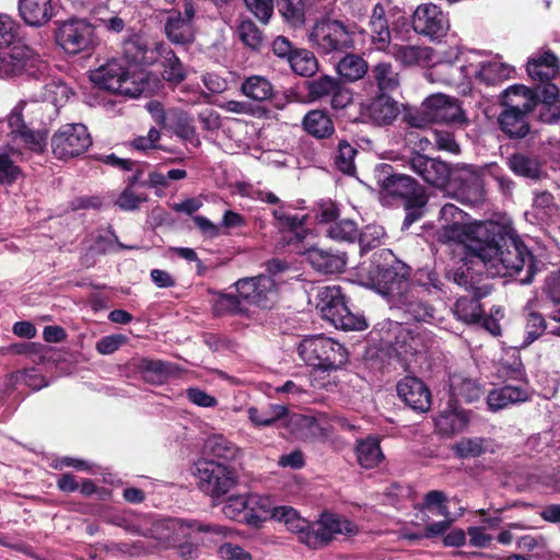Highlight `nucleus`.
<instances>
[{"instance_id": "nucleus-8", "label": "nucleus", "mask_w": 560, "mask_h": 560, "mask_svg": "<svg viewBox=\"0 0 560 560\" xmlns=\"http://www.w3.org/2000/svg\"><path fill=\"white\" fill-rule=\"evenodd\" d=\"M199 489L213 500L228 494L237 483L238 474L234 465L214 459H199L196 464Z\"/></svg>"}, {"instance_id": "nucleus-32", "label": "nucleus", "mask_w": 560, "mask_h": 560, "mask_svg": "<svg viewBox=\"0 0 560 560\" xmlns=\"http://www.w3.org/2000/svg\"><path fill=\"white\" fill-rule=\"evenodd\" d=\"M499 105L501 108L533 114L540 105V98L533 89L524 84H513L500 93Z\"/></svg>"}, {"instance_id": "nucleus-11", "label": "nucleus", "mask_w": 560, "mask_h": 560, "mask_svg": "<svg viewBox=\"0 0 560 560\" xmlns=\"http://www.w3.org/2000/svg\"><path fill=\"white\" fill-rule=\"evenodd\" d=\"M488 266L489 262L481 258L474 260L468 255H464L457 266L447 270L446 277L472 295L486 298L492 291V285L488 282Z\"/></svg>"}, {"instance_id": "nucleus-29", "label": "nucleus", "mask_w": 560, "mask_h": 560, "mask_svg": "<svg viewBox=\"0 0 560 560\" xmlns=\"http://www.w3.org/2000/svg\"><path fill=\"white\" fill-rule=\"evenodd\" d=\"M211 295V314L214 318L222 317H250V310L244 304L243 299L236 293H226L217 289L209 288Z\"/></svg>"}, {"instance_id": "nucleus-24", "label": "nucleus", "mask_w": 560, "mask_h": 560, "mask_svg": "<svg viewBox=\"0 0 560 560\" xmlns=\"http://www.w3.org/2000/svg\"><path fill=\"white\" fill-rule=\"evenodd\" d=\"M154 121L164 129L172 131L177 138L200 145L194 117L183 109L158 110L153 114Z\"/></svg>"}, {"instance_id": "nucleus-48", "label": "nucleus", "mask_w": 560, "mask_h": 560, "mask_svg": "<svg viewBox=\"0 0 560 560\" xmlns=\"http://www.w3.org/2000/svg\"><path fill=\"white\" fill-rule=\"evenodd\" d=\"M248 418L255 427H271L289 416V409L284 405L268 404L266 407H249Z\"/></svg>"}, {"instance_id": "nucleus-25", "label": "nucleus", "mask_w": 560, "mask_h": 560, "mask_svg": "<svg viewBox=\"0 0 560 560\" xmlns=\"http://www.w3.org/2000/svg\"><path fill=\"white\" fill-rule=\"evenodd\" d=\"M457 195L471 200H480L483 197V180L475 166L455 164L451 167L450 186Z\"/></svg>"}, {"instance_id": "nucleus-10", "label": "nucleus", "mask_w": 560, "mask_h": 560, "mask_svg": "<svg viewBox=\"0 0 560 560\" xmlns=\"http://www.w3.org/2000/svg\"><path fill=\"white\" fill-rule=\"evenodd\" d=\"M94 37L95 27L88 19L71 16L55 22V43L68 55L75 56L90 50Z\"/></svg>"}, {"instance_id": "nucleus-40", "label": "nucleus", "mask_w": 560, "mask_h": 560, "mask_svg": "<svg viewBox=\"0 0 560 560\" xmlns=\"http://www.w3.org/2000/svg\"><path fill=\"white\" fill-rule=\"evenodd\" d=\"M469 422L467 412L450 400L446 408L435 418V427L441 434L453 435L463 431Z\"/></svg>"}, {"instance_id": "nucleus-62", "label": "nucleus", "mask_w": 560, "mask_h": 560, "mask_svg": "<svg viewBox=\"0 0 560 560\" xmlns=\"http://www.w3.org/2000/svg\"><path fill=\"white\" fill-rule=\"evenodd\" d=\"M358 154V149L348 142L346 139H341L337 145V154L335 156L336 167L347 175H353L357 171L354 159Z\"/></svg>"}, {"instance_id": "nucleus-54", "label": "nucleus", "mask_w": 560, "mask_h": 560, "mask_svg": "<svg viewBox=\"0 0 560 560\" xmlns=\"http://www.w3.org/2000/svg\"><path fill=\"white\" fill-rule=\"evenodd\" d=\"M452 396L456 400H462L466 404L478 401L483 395V387L477 381L469 377H454L452 384Z\"/></svg>"}, {"instance_id": "nucleus-61", "label": "nucleus", "mask_w": 560, "mask_h": 560, "mask_svg": "<svg viewBox=\"0 0 560 560\" xmlns=\"http://www.w3.org/2000/svg\"><path fill=\"white\" fill-rule=\"evenodd\" d=\"M390 19L389 25L392 37L406 40L409 38L411 31H413V18L411 20L407 16L406 12L399 7H393L388 10Z\"/></svg>"}, {"instance_id": "nucleus-28", "label": "nucleus", "mask_w": 560, "mask_h": 560, "mask_svg": "<svg viewBox=\"0 0 560 560\" xmlns=\"http://www.w3.org/2000/svg\"><path fill=\"white\" fill-rule=\"evenodd\" d=\"M56 14L57 5L54 0H18V15L28 27H44Z\"/></svg>"}, {"instance_id": "nucleus-46", "label": "nucleus", "mask_w": 560, "mask_h": 560, "mask_svg": "<svg viewBox=\"0 0 560 560\" xmlns=\"http://www.w3.org/2000/svg\"><path fill=\"white\" fill-rule=\"evenodd\" d=\"M368 70V62L357 54H346L336 65L337 78L345 83L362 79Z\"/></svg>"}, {"instance_id": "nucleus-27", "label": "nucleus", "mask_w": 560, "mask_h": 560, "mask_svg": "<svg viewBox=\"0 0 560 560\" xmlns=\"http://www.w3.org/2000/svg\"><path fill=\"white\" fill-rule=\"evenodd\" d=\"M397 395L412 410L423 413L432 405V395L424 382L416 376H405L397 385Z\"/></svg>"}, {"instance_id": "nucleus-39", "label": "nucleus", "mask_w": 560, "mask_h": 560, "mask_svg": "<svg viewBox=\"0 0 560 560\" xmlns=\"http://www.w3.org/2000/svg\"><path fill=\"white\" fill-rule=\"evenodd\" d=\"M203 459H214L223 464H232L240 458L241 448L221 434L209 436L203 445Z\"/></svg>"}, {"instance_id": "nucleus-21", "label": "nucleus", "mask_w": 560, "mask_h": 560, "mask_svg": "<svg viewBox=\"0 0 560 560\" xmlns=\"http://www.w3.org/2000/svg\"><path fill=\"white\" fill-rule=\"evenodd\" d=\"M390 305L400 313L406 324L430 323L435 316V307L417 287H408L390 302Z\"/></svg>"}, {"instance_id": "nucleus-22", "label": "nucleus", "mask_w": 560, "mask_h": 560, "mask_svg": "<svg viewBox=\"0 0 560 560\" xmlns=\"http://www.w3.org/2000/svg\"><path fill=\"white\" fill-rule=\"evenodd\" d=\"M160 45L139 33L129 34L121 44L122 60L138 67L153 66L161 59Z\"/></svg>"}, {"instance_id": "nucleus-50", "label": "nucleus", "mask_w": 560, "mask_h": 560, "mask_svg": "<svg viewBox=\"0 0 560 560\" xmlns=\"http://www.w3.org/2000/svg\"><path fill=\"white\" fill-rule=\"evenodd\" d=\"M498 374L505 380L527 383L526 370L517 349L511 348L504 352L499 362Z\"/></svg>"}, {"instance_id": "nucleus-38", "label": "nucleus", "mask_w": 560, "mask_h": 560, "mask_svg": "<svg viewBox=\"0 0 560 560\" xmlns=\"http://www.w3.org/2000/svg\"><path fill=\"white\" fill-rule=\"evenodd\" d=\"M325 233L331 240L348 243H353L359 236V243L362 250H370L371 248L376 247L380 243L377 238L368 241L365 233L359 234L357 223L349 219L337 220L334 224H330L327 228Z\"/></svg>"}, {"instance_id": "nucleus-26", "label": "nucleus", "mask_w": 560, "mask_h": 560, "mask_svg": "<svg viewBox=\"0 0 560 560\" xmlns=\"http://www.w3.org/2000/svg\"><path fill=\"white\" fill-rule=\"evenodd\" d=\"M305 260L318 273L337 275L345 271L347 253L335 247L311 246L303 252Z\"/></svg>"}, {"instance_id": "nucleus-43", "label": "nucleus", "mask_w": 560, "mask_h": 560, "mask_svg": "<svg viewBox=\"0 0 560 560\" xmlns=\"http://www.w3.org/2000/svg\"><path fill=\"white\" fill-rule=\"evenodd\" d=\"M354 451L358 464L365 469H373L385 459L380 439L375 435H368L365 439L358 440Z\"/></svg>"}, {"instance_id": "nucleus-44", "label": "nucleus", "mask_w": 560, "mask_h": 560, "mask_svg": "<svg viewBox=\"0 0 560 560\" xmlns=\"http://www.w3.org/2000/svg\"><path fill=\"white\" fill-rule=\"evenodd\" d=\"M9 350L14 354L30 357L34 363L58 362L61 358L56 348L38 342L24 341L12 343Z\"/></svg>"}, {"instance_id": "nucleus-30", "label": "nucleus", "mask_w": 560, "mask_h": 560, "mask_svg": "<svg viewBox=\"0 0 560 560\" xmlns=\"http://www.w3.org/2000/svg\"><path fill=\"white\" fill-rule=\"evenodd\" d=\"M287 427L296 439L303 441L314 442L329 436L327 423L313 416L289 413Z\"/></svg>"}, {"instance_id": "nucleus-45", "label": "nucleus", "mask_w": 560, "mask_h": 560, "mask_svg": "<svg viewBox=\"0 0 560 560\" xmlns=\"http://www.w3.org/2000/svg\"><path fill=\"white\" fill-rule=\"evenodd\" d=\"M241 92L246 97L256 102L273 101L277 97V92L270 80L257 74L246 77L243 80Z\"/></svg>"}, {"instance_id": "nucleus-55", "label": "nucleus", "mask_w": 560, "mask_h": 560, "mask_svg": "<svg viewBox=\"0 0 560 560\" xmlns=\"http://www.w3.org/2000/svg\"><path fill=\"white\" fill-rule=\"evenodd\" d=\"M236 34L238 39L253 51L260 52L267 46L262 31L249 19L238 23Z\"/></svg>"}, {"instance_id": "nucleus-53", "label": "nucleus", "mask_w": 560, "mask_h": 560, "mask_svg": "<svg viewBox=\"0 0 560 560\" xmlns=\"http://www.w3.org/2000/svg\"><path fill=\"white\" fill-rule=\"evenodd\" d=\"M290 69L293 73L304 77L313 78L318 71V60L314 52L306 48H299L294 50L290 60L288 61Z\"/></svg>"}, {"instance_id": "nucleus-19", "label": "nucleus", "mask_w": 560, "mask_h": 560, "mask_svg": "<svg viewBox=\"0 0 560 560\" xmlns=\"http://www.w3.org/2000/svg\"><path fill=\"white\" fill-rule=\"evenodd\" d=\"M407 166L429 186L446 190L450 186L452 164L441 158L413 151L407 160Z\"/></svg>"}, {"instance_id": "nucleus-9", "label": "nucleus", "mask_w": 560, "mask_h": 560, "mask_svg": "<svg viewBox=\"0 0 560 560\" xmlns=\"http://www.w3.org/2000/svg\"><path fill=\"white\" fill-rule=\"evenodd\" d=\"M464 212L453 203H446L441 209L442 218L447 221L453 220L452 223L443 225L435 234V240L439 244L447 245L453 253L459 255H471L475 257V250L472 244H475V229L477 224L472 226H466L465 224L457 221L463 219Z\"/></svg>"}, {"instance_id": "nucleus-31", "label": "nucleus", "mask_w": 560, "mask_h": 560, "mask_svg": "<svg viewBox=\"0 0 560 560\" xmlns=\"http://www.w3.org/2000/svg\"><path fill=\"white\" fill-rule=\"evenodd\" d=\"M368 33L372 46L377 51H387L392 43L388 11L382 2L373 5L369 15Z\"/></svg>"}, {"instance_id": "nucleus-37", "label": "nucleus", "mask_w": 560, "mask_h": 560, "mask_svg": "<svg viewBox=\"0 0 560 560\" xmlns=\"http://www.w3.org/2000/svg\"><path fill=\"white\" fill-rule=\"evenodd\" d=\"M529 399L530 395L525 386L506 384L489 392L487 405L491 411H499Z\"/></svg>"}, {"instance_id": "nucleus-33", "label": "nucleus", "mask_w": 560, "mask_h": 560, "mask_svg": "<svg viewBox=\"0 0 560 560\" xmlns=\"http://www.w3.org/2000/svg\"><path fill=\"white\" fill-rule=\"evenodd\" d=\"M272 217L277 221V226L281 233H283V240L288 245L301 243L306 234L305 223L307 215L299 217L292 214L284 209V205L272 210Z\"/></svg>"}, {"instance_id": "nucleus-52", "label": "nucleus", "mask_w": 560, "mask_h": 560, "mask_svg": "<svg viewBox=\"0 0 560 560\" xmlns=\"http://www.w3.org/2000/svg\"><path fill=\"white\" fill-rule=\"evenodd\" d=\"M161 58L164 59L163 79L172 84H179L186 79V70L174 50L164 43L160 45Z\"/></svg>"}, {"instance_id": "nucleus-56", "label": "nucleus", "mask_w": 560, "mask_h": 560, "mask_svg": "<svg viewBox=\"0 0 560 560\" xmlns=\"http://www.w3.org/2000/svg\"><path fill=\"white\" fill-rule=\"evenodd\" d=\"M482 298H478L472 295L471 298L462 296L457 299L454 304V315L456 318L466 324H472L480 320V315L483 312L481 308L480 300Z\"/></svg>"}, {"instance_id": "nucleus-5", "label": "nucleus", "mask_w": 560, "mask_h": 560, "mask_svg": "<svg viewBox=\"0 0 560 560\" xmlns=\"http://www.w3.org/2000/svg\"><path fill=\"white\" fill-rule=\"evenodd\" d=\"M298 352L307 365L323 372L340 370L349 361L347 348L323 334L304 338L298 347Z\"/></svg>"}, {"instance_id": "nucleus-12", "label": "nucleus", "mask_w": 560, "mask_h": 560, "mask_svg": "<svg viewBox=\"0 0 560 560\" xmlns=\"http://www.w3.org/2000/svg\"><path fill=\"white\" fill-rule=\"evenodd\" d=\"M310 102H327L335 110L347 108L353 103V93L337 77L320 74L304 82Z\"/></svg>"}, {"instance_id": "nucleus-63", "label": "nucleus", "mask_w": 560, "mask_h": 560, "mask_svg": "<svg viewBox=\"0 0 560 560\" xmlns=\"http://www.w3.org/2000/svg\"><path fill=\"white\" fill-rule=\"evenodd\" d=\"M410 287H417L424 295L433 292H442L444 283L434 269L422 268L416 275V280L410 282Z\"/></svg>"}, {"instance_id": "nucleus-2", "label": "nucleus", "mask_w": 560, "mask_h": 560, "mask_svg": "<svg viewBox=\"0 0 560 560\" xmlns=\"http://www.w3.org/2000/svg\"><path fill=\"white\" fill-rule=\"evenodd\" d=\"M375 179L381 195L401 203L406 212L402 230H408L424 217L429 195L416 178L398 173L393 165L384 163L375 170Z\"/></svg>"}, {"instance_id": "nucleus-51", "label": "nucleus", "mask_w": 560, "mask_h": 560, "mask_svg": "<svg viewBox=\"0 0 560 560\" xmlns=\"http://www.w3.org/2000/svg\"><path fill=\"white\" fill-rule=\"evenodd\" d=\"M275 7L283 22L291 28H301L305 24V4L303 0H275Z\"/></svg>"}, {"instance_id": "nucleus-13", "label": "nucleus", "mask_w": 560, "mask_h": 560, "mask_svg": "<svg viewBox=\"0 0 560 560\" xmlns=\"http://www.w3.org/2000/svg\"><path fill=\"white\" fill-rule=\"evenodd\" d=\"M91 145V135L83 124L62 125L50 139L52 155L61 161L84 154Z\"/></svg>"}, {"instance_id": "nucleus-18", "label": "nucleus", "mask_w": 560, "mask_h": 560, "mask_svg": "<svg viewBox=\"0 0 560 560\" xmlns=\"http://www.w3.org/2000/svg\"><path fill=\"white\" fill-rule=\"evenodd\" d=\"M354 525L348 520H341L338 514L323 512L316 522H311L306 535L302 536V542L312 549H318L328 545L337 534L354 533Z\"/></svg>"}, {"instance_id": "nucleus-20", "label": "nucleus", "mask_w": 560, "mask_h": 560, "mask_svg": "<svg viewBox=\"0 0 560 560\" xmlns=\"http://www.w3.org/2000/svg\"><path fill=\"white\" fill-rule=\"evenodd\" d=\"M423 105L429 109L431 122H441L462 130L470 125V119L456 97L436 93L428 96Z\"/></svg>"}, {"instance_id": "nucleus-36", "label": "nucleus", "mask_w": 560, "mask_h": 560, "mask_svg": "<svg viewBox=\"0 0 560 560\" xmlns=\"http://www.w3.org/2000/svg\"><path fill=\"white\" fill-rule=\"evenodd\" d=\"M521 110L502 108L498 116L499 129L511 140H520L530 132V116Z\"/></svg>"}, {"instance_id": "nucleus-17", "label": "nucleus", "mask_w": 560, "mask_h": 560, "mask_svg": "<svg viewBox=\"0 0 560 560\" xmlns=\"http://www.w3.org/2000/svg\"><path fill=\"white\" fill-rule=\"evenodd\" d=\"M431 342V332L422 327H400L395 339L390 345L393 354L400 361L405 370L410 362L418 355L423 354L429 349Z\"/></svg>"}, {"instance_id": "nucleus-7", "label": "nucleus", "mask_w": 560, "mask_h": 560, "mask_svg": "<svg viewBox=\"0 0 560 560\" xmlns=\"http://www.w3.org/2000/svg\"><path fill=\"white\" fill-rule=\"evenodd\" d=\"M316 307L324 319L330 322L337 329L363 330L368 327L362 316L353 314L340 285H326L319 289Z\"/></svg>"}, {"instance_id": "nucleus-35", "label": "nucleus", "mask_w": 560, "mask_h": 560, "mask_svg": "<svg viewBox=\"0 0 560 560\" xmlns=\"http://www.w3.org/2000/svg\"><path fill=\"white\" fill-rule=\"evenodd\" d=\"M303 131L316 140L330 139L335 132V124L331 115L326 108L308 110L302 118Z\"/></svg>"}, {"instance_id": "nucleus-3", "label": "nucleus", "mask_w": 560, "mask_h": 560, "mask_svg": "<svg viewBox=\"0 0 560 560\" xmlns=\"http://www.w3.org/2000/svg\"><path fill=\"white\" fill-rule=\"evenodd\" d=\"M411 268L388 248L376 250L371 259L366 279L370 285L390 303L410 287Z\"/></svg>"}, {"instance_id": "nucleus-41", "label": "nucleus", "mask_w": 560, "mask_h": 560, "mask_svg": "<svg viewBox=\"0 0 560 560\" xmlns=\"http://www.w3.org/2000/svg\"><path fill=\"white\" fill-rule=\"evenodd\" d=\"M133 365L149 384H163L175 371V364L172 362L144 357L139 358Z\"/></svg>"}, {"instance_id": "nucleus-14", "label": "nucleus", "mask_w": 560, "mask_h": 560, "mask_svg": "<svg viewBox=\"0 0 560 560\" xmlns=\"http://www.w3.org/2000/svg\"><path fill=\"white\" fill-rule=\"evenodd\" d=\"M232 287L244 302L260 310H272L279 300V290L275 279L266 275L241 278Z\"/></svg>"}, {"instance_id": "nucleus-49", "label": "nucleus", "mask_w": 560, "mask_h": 560, "mask_svg": "<svg viewBox=\"0 0 560 560\" xmlns=\"http://www.w3.org/2000/svg\"><path fill=\"white\" fill-rule=\"evenodd\" d=\"M510 170L517 176L539 180L542 175V170L539 161L535 156H529L521 152L511 154L508 159Z\"/></svg>"}, {"instance_id": "nucleus-1", "label": "nucleus", "mask_w": 560, "mask_h": 560, "mask_svg": "<svg viewBox=\"0 0 560 560\" xmlns=\"http://www.w3.org/2000/svg\"><path fill=\"white\" fill-rule=\"evenodd\" d=\"M474 233L475 244L471 246L475 258L489 262V269H493V275L515 277L525 269L521 282L532 283L538 271V261L511 224L495 221L479 222Z\"/></svg>"}, {"instance_id": "nucleus-42", "label": "nucleus", "mask_w": 560, "mask_h": 560, "mask_svg": "<svg viewBox=\"0 0 560 560\" xmlns=\"http://www.w3.org/2000/svg\"><path fill=\"white\" fill-rule=\"evenodd\" d=\"M526 71L534 81H550L559 71V59L551 50H545L528 59Z\"/></svg>"}, {"instance_id": "nucleus-47", "label": "nucleus", "mask_w": 560, "mask_h": 560, "mask_svg": "<svg viewBox=\"0 0 560 560\" xmlns=\"http://www.w3.org/2000/svg\"><path fill=\"white\" fill-rule=\"evenodd\" d=\"M370 78L377 86L378 93L388 94L400 85L399 73L390 62L381 61L374 65L371 69Z\"/></svg>"}, {"instance_id": "nucleus-23", "label": "nucleus", "mask_w": 560, "mask_h": 560, "mask_svg": "<svg viewBox=\"0 0 560 560\" xmlns=\"http://www.w3.org/2000/svg\"><path fill=\"white\" fill-rule=\"evenodd\" d=\"M413 32L431 40L445 37L450 28L447 16L434 3H423L417 7L413 14Z\"/></svg>"}, {"instance_id": "nucleus-57", "label": "nucleus", "mask_w": 560, "mask_h": 560, "mask_svg": "<svg viewBox=\"0 0 560 560\" xmlns=\"http://www.w3.org/2000/svg\"><path fill=\"white\" fill-rule=\"evenodd\" d=\"M513 73V67L499 61H490L481 66L477 78L487 85H497L510 79Z\"/></svg>"}, {"instance_id": "nucleus-58", "label": "nucleus", "mask_w": 560, "mask_h": 560, "mask_svg": "<svg viewBox=\"0 0 560 560\" xmlns=\"http://www.w3.org/2000/svg\"><path fill=\"white\" fill-rule=\"evenodd\" d=\"M172 527L178 528L184 536H186V529L191 532L205 533L211 536H215L219 538H224L226 536L228 528L212 523H202L196 520H184V518H174L170 521Z\"/></svg>"}, {"instance_id": "nucleus-64", "label": "nucleus", "mask_w": 560, "mask_h": 560, "mask_svg": "<svg viewBox=\"0 0 560 560\" xmlns=\"http://www.w3.org/2000/svg\"><path fill=\"white\" fill-rule=\"evenodd\" d=\"M257 503L254 497L248 495H231L225 501L222 511L224 515L233 521L241 522L244 518L248 508Z\"/></svg>"}, {"instance_id": "nucleus-34", "label": "nucleus", "mask_w": 560, "mask_h": 560, "mask_svg": "<svg viewBox=\"0 0 560 560\" xmlns=\"http://www.w3.org/2000/svg\"><path fill=\"white\" fill-rule=\"evenodd\" d=\"M400 114L399 104L386 93H377L366 105L365 115L377 126H390Z\"/></svg>"}, {"instance_id": "nucleus-6", "label": "nucleus", "mask_w": 560, "mask_h": 560, "mask_svg": "<svg viewBox=\"0 0 560 560\" xmlns=\"http://www.w3.org/2000/svg\"><path fill=\"white\" fill-rule=\"evenodd\" d=\"M353 35L349 24L325 16L315 21L307 40L319 55L341 54L353 47Z\"/></svg>"}, {"instance_id": "nucleus-4", "label": "nucleus", "mask_w": 560, "mask_h": 560, "mask_svg": "<svg viewBox=\"0 0 560 560\" xmlns=\"http://www.w3.org/2000/svg\"><path fill=\"white\" fill-rule=\"evenodd\" d=\"M90 79L101 90L131 98L143 94L149 85L147 74H131L125 61L117 58L91 71Z\"/></svg>"}, {"instance_id": "nucleus-59", "label": "nucleus", "mask_w": 560, "mask_h": 560, "mask_svg": "<svg viewBox=\"0 0 560 560\" xmlns=\"http://www.w3.org/2000/svg\"><path fill=\"white\" fill-rule=\"evenodd\" d=\"M432 74L435 77V81L456 86L460 84L464 78V67L453 61H442L433 66Z\"/></svg>"}, {"instance_id": "nucleus-15", "label": "nucleus", "mask_w": 560, "mask_h": 560, "mask_svg": "<svg viewBox=\"0 0 560 560\" xmlns=\"http://www.w3.org/2000/svg\"><path fill=\"white\" fill-rule=\"evenodd\" d=\"M43 61L27 46H15L0 52V78L26 77L39 80L43 75Z\"/></svg>"}, {"instance_id": "nucleus-60", "label": "nucleus", "mask_w": 560, "mask_h": 560, "mask_svg": "<svg viewBox=\"0 0 560 560\" xmlns=\"http://www.w3.org/2000/svg\"><path fill=\"white\" fill-rule=\"evenodd\" d=\"M487 440L485 438H462L452 447L455 456L460 459L476 458L487 453Z\"/></svg>"}, {"instance_id": "nucleus-16", "label": "nucleus", "mask_w": 560, "mask_h": 560, "mask_svg": "<svg viewBox=\"0 0 560 560\" xmlns=\"http://www.w3.org/2000/svg\"><path fill=\"white\" fill-rule=\"evenodd\" d=\"M196 5L192 0H183L182 10L167 11L163 31L166 38L178 46H189L195 42Z\"/></svg>"}]
</instances>
